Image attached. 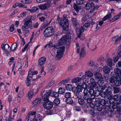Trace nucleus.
Instances as JSON below:
<instances>
[{"label": "nucleus", "instance_id": "39", "mask_svg": "<svg viewBox=\"0 0 121 121\" xmlns=\"http://www.w3.org/2000/svg\"><path fill=\"white\" fill-rule=\"evenodd\" d=\"M98 90H95L94 93V95L95 96H98L100 95V90H99L98 89V87H97Z\"/></svg>", "mask_w": 121, "mask_h": 121}, {"label": "nucleus", "instance_id": "60", "mask_svg": "<svg viewBox=\"0 0 121 121\" xmlns=\"http://www.w3.org/2000/svg\"><path fill=\"white\" fill-rule=\"evenodd\" d=\"M118 95H114L112 98L114 99V100L116 101L117 102V101H118Z\"/></svg>", "mask_w": 121, "mask_h": 121}, {"label": "nucleus", "instance_id": "28", "mask_svg": "<svg viewBox=\"0 0 121 121\" xmlns=\"http://www.w3.org/2000/svg\"><path fill=\"white\" fill-rule=\"evenodd\" d=\"M65 101L67 104H72L73 102V100L71 97L66 98Z\"/></svg>", "mask_w": 121, "mask_h": 121}, {"label": "nucleus", "instance_id": "45", "mask_svg": "<svg viewBox=\"0 0 121 121\" xmlns=\"http://www.w3.org/2000/svg\"><path fill=\"white\" fill-rule=\"evenodd\" d=\"M65 92V89L64 88H60L59 89L58 92L59 94H62Z\"/></svg>", "mask_w": 121, "mask_h": 121}, {"label": "nucleus", "instance_id": "53", "mask_svg": "<svg viewBox=\"0 0 121 121\" xmlns=\"http://www.w3.org/2000/svg\"><path fill=\"white\" fill-rule=\"evenodd\" d=\"M99 80L97 82V83L99 86H101L102 84L104 83V81L103 80Z\"/></svg>", "mask_w": 121, "mask_h": 121}, {"label": "nucleus", "instance_id": "58", "mask_svg": "<svg viewBox=\"0 0 121 121\" xmlns=\"http://www.w3.org/2000/svg\"><path fill=\"white\" fill-rule=\"evenodd\" d=\"M116 80L117 81L116 83H115V85L116 86H119L120 85H121V78L119 80Z\"/></svg>", "mask_w": 121, "mask_h": 121}, {"label": "nucleus", "instance_id": "49", "mask_svg": "<svg viewBox=\"0 0 121 121\" xmlns=\"http://www.w3.org/2000/svg\"><path fill=\"white\" fill-rule=\"evenodd\" d=\"M64 96L66 98H69L71 97V94L69 92H66L65 93Z\"/></svg>", "mask_w": 121, "mask_h": 121}, {"label": "nucleus", "instance_id": "8", "mask_svg": "<svg viewBox=\"0 0 121 121\" xmlns=\"http://www.w3.org/2000/svg\"><path fill=\"white\" fill-rule=\"evenodd\" d=\"M84 25L83 26H82L79 29L80 31V32H83L91 24V23L87 22H85L84 23H83Z\"/></svg>", "mask_w": 121, "mask_h": 121}, {"label": "nucleus", "instance_id": "18", "mask_svg": "<svg viewBox=\"0 0 121 121\" xmlns=\"http://www.w3.org/2000/svg\"><path fill=\"white\" fill-rule=\"evenodd\" d=\"M121 16V12L119 14L113 17L112 19L110 20V21L112 22H113L117 21L119 18Z\"/></svg>", "mask_w": 121, "mask_h": 121}, {"label": "nucleus", "instance_id": "1", "mask_svg": "<svg viewBox=\"0 0 121 121\" xmlns=\"http://www.w3.org/2000/svg\"><path fill=\"white\" fill-rule=\"evenodd\" d=\"M71 38L70 34L67 33L66 35H65L60 39L59 41V45H56L54 47L55 49H57L59 48L57 52V55L56 57L58 59L61 58L63 55V53L65 51V45L67 44L69 46L70 44L69 42Z\"/></svg>", "mask_w": 121, "mask_h": 121}, {"label": "nucleus", "instance_id": "5", "mask_svg": "<svg viewBox=\"0 0 121 121\" xmlns=\"http://www.w3.org/2000/svg\"><path fill=\"white\" fill-rule=\"evenodd\" d=\"M89 93L88 90L87 89H85L84 91V95L83 96V99L85 100H86L88 104H91L92 102V100L90 97Z\"/></svg>", "mask_w": 121, "mask_h": 121}, {"label": "nucleus", "instance_id": "41", "mask_svg": "<svg viewBox=\"0 0 121 121\" xmlns=\"http://www.w3.org/2000/svg\"><path fill=\"white\" fill-rule=\"evenodd\" d=\"M65 88L66 90L69 91L72 90L73 89L72 86L69 84L66 85L65 86Z\"/></svg>", "mask_w": 121, "mask_h": 121}, {"label": "nucleus", "instance_id": "22", "mask_svg": "<svg viewBox=\"0 0 121 121\" xmlns=\"http://www.w3.org/2000/svg\"><path fill=\"white\" fill-rule=\"evenodd\" d=\"M90 85H89L88 86L87 88L88 89H89V90H88L89 92L91 95H94L95 91L93 89L92 86L91 87V86H90Z\"/></svg>", "mask_w": 121, "mask_h": 121}, {"label": "nucleus", "instance_id": "6", "mask_svg": "<svg viewBox=\"0 0 121 121\" xmlns=\"http://www.w3.org/2000/svg\"><path fill=\"white\" fill-rule=\"evenodd\" d=\"M114 72H111L110 75L112 77L115 79L117 80H119L121 79V76L119 75L120 70L118 68H115Z\"/></svg>", "mask_w": 121, "mask_h": 121}, {"label": "nucleus", "instance_id": "27", "mask_svg": "<svg viewBox=\"0 0 121 121\" xmlns=\"http://www.w3.org/2000/svg\"><path fill=\"white\" fill-rule=\"evenodd\" d=\"M89 16L87 15H86L84 16L82 18V21L83 23H84L85 22H87V20L89 19Z\"/></svg>", "mask_w": 121, "mask_h": 121}, {"label": "nucleus", "instance_id": "26", "mask_svg": "<svg viewBox=\"0 0 121 121\" xmlns=\"http://www.w3.org/2000/svg\"><path fill=\"white\" fill-rule=\"evenodd\" d=\"M24 25L22 26V29L23 31H25L27 33H28L29 32V30L27 28V26L24 24Z\"/></svg>", "mask_w": 121, "mask_h": 121}, {"label": "nucleus", "instance_id": "9", "mask_svg": "<svg viewBox=\"0 0 121 121\" xmlns=\"http://www.w3.org/2000/svg\"><path fill=\"white\" fill-rule=\"evenodd\" d=\"M1 47L3 50L7 52H10V49L9 48V46L7 44H2L1 45Z\"/></svg>", "mask_w": 121, "mask_h": 121}, {"label": "nucleus", "instance_id": "46", "mask_svg": "<svg viewBox=\"0 0 121 121\" xmlns=\"http://www.w3.org/2000/svg\"><path fill=\"white\" fill-rule=\"evenodd\" d=\"M31 0H22L21 2L24 4H27L30 3Z\"/></svg>", "mask_w": 121, "mask_h": 121}, {"label": "nucleus", "instance_id": "2", "mask_svg": "<svg viewBox=\"0 0 121 121\" xmlns=\"http://www.w3.org/2000/svg\"><path fill=\"white\" fill-rule=\"evenodd\" d=\"M57 20L58 24L63 28L62 32L64 34L66 33L68 31L69 26V20L66 16H63L62 18H60L58 17Z\"/></svg>", "mask_w": 121, "mask_h": 121}, {"label": "nucleus", "instance_id": "63", "mask_svg": "<svg viewBox=\"0 0 121 121\" xmlns=\"http://www.w3.org/2000/svg\"><path fill=\"white\" fill-rule=\"evenodd\" d=\"M106 102V101H105V100L104 99H102L100 100L99 103L102 105L103 106L105 105V104Z\"/></svg>", "mask_w": 121, "mask_h": 121}, {"label": "nucleus", "instance_id": "23", "mask_svg": "<svg viewBox=\"0 0 121 121\" xmlns=\"http://www.w3.org/2000/svg\"><path fill=\"white\" fill-rule=\"evenodd\" d=\"M41 101V99L40 98L35 99L33 102L34 106H35L36 105L40 104Z\"/></svg>", "mask_w": 121, "mask_h": 121}, {"label": "nucleus", "instance_id": "25", "mask_svg": "<svg viewBox=\"0 0 121 121\" xmlns=\"http://www.w3.org/2000/svg\"><path fill=\"white\" fill-rule=\"evenodd\" d=\"M74 9L77 12H78L81 9V7L79 6H78L77 4H75L73 5Z\"/></svg>", "mask_w": 121, "mask_h": 121}, {"label": "nucleus", "instance_id": "35", "mask_svg": "<svg viewBox=\"0 0 121 121\" xmlns=\"http://www.w3.org/2000/svg\"><path fill=\"white\" fill-rule=\"evenodd\" d=\"M112 91V89L110 87H109L106 89V93L107 94H111Z\"/></svg>", "mask_w": 121, "mask_h": 121}, {"label": "nucleus", "instance_id": "4", "mask_svg": "<svg viewBox=\"0 0 121 121\" xmlns=\"http://www.w3.org/2000/svg\"><path fill=\"white\" fill-rule=\"evenodd\" d=\"M54 32V30L52 27L49 26L46 29L43 34L44 36L49 37L53 35Z\"/></svg>", "mask_w": 121, "mask_h": 121}, {"label": "nucleus", "instance_id": "31", "mask_svg": "<svg viewBox=\"0 0 121 121\" xmlns=\"http://www.w3.org/2000/svg\"><path fill=\"white\" fill-rule=\"evenodd\" d=\"M83 88V87L80 85H77L76 88V90L77 91V92H79L82 91Z\"/></svg>", "mask_w": 121, "mask_h": 121}, {"label": "nucleus", "instance_id": "32", "mask_svg": "<svg viewBox=\"0 0 121 121\" xmlns=\"http://www.w3.org/2000/svg\"><path fill=\"white\" fill-rule=\"evenodd\" d=\"M111 13H110L107 15L102 20L104 21L106 20L108 18H111L112 17Z\"/></svg>", "mask_w": 121, "mask_h": 121}, {"label": "nucleus", "instance_id": "44", "mask_svg": "<svg viewBox=\"0 0 121 121\" xmlns=\"http://www.w3.org/2000/svg\"><path fill=\"white\" fill-rule=\"evenodd\" d=\"M116 79L115 78H114L112 77L109 78L108 79V81H109V82L112 83L115 82L116 81Z\"/></svg>", "mask_w": 121, "mask_h": 121}, {"label": "nucleus", "instance_id": "29", "mask_svg": "<svg viewBox=\"0 0 121 121\" xmlns=\"http://www.w3.org/2000/svg\"><path fill=\"white\" fill-rule=\"evenodd\" d=\"M48 67L51 72H53L55 69V67L53 65L51 64H49L48 66Z\"/></svg>", "mask_w": 121, "mask_h": 121}, {"label": "nucleus", "instance_id": "38", "mask_svg": "<svg viewBox=\"0 0 121 121\" xmlns=\"http://www.w3.org/2000/svg\"><path fill=\"white\" fill-rule=\"evenodd\" d=\"M86 76L88 77H91L93 76V74L92 73L89 71H86L85 73Z\"/></svg>", "mask_w": 121, "mask_h": 121}, {"label": "nucleus", "instance_id": "13", "mask_svg": "<svg viewBox=\"0 0 121 121\" xmlns=\"http://www.w3.org/2000/svg\"><path fill=\"white\" fill-rule=\"evenodd\" d=\"M46 59L44 57H41L38 60V64L40 65H43L45 63Z\"/></svg>", "mask_w": 121, "mask_h": 121}, {"label": "nucleus", "instance_id": "12", "mask_svg": "<svg viewBox=\"0 0 121 121\" xmlns=\"http://www.w3.org/2000/svg\"><path fill=\"white\" fill-rule=\"evenodd\" d=\"M50 6V3H48L40 5L39 7L41 10H43L49 8Z\"/></svg>", "mask_w": 121, "mask_h": 121}, {"label": "nucleus", "instance_id": "16", "mask_svg": "<svg viewBox=\"0 0 121 121\" xmlns=\"http://www.w3.org/2000/svg\"><path fill=\"white\" fill-rule=\"evenodd\" d=\"M110 69L107 66H104L103 67V71L105 73L104 74V77H106V76L105 77V75L107 74H108L110 72Z\"/></svg>", "mask_w": 121, "mask_h": 121}, {"label": "nucleus", "instance_id": "15", "mask_svg": "<svg viewBox=\"0 0 121 121\" xmlns=\"http://www.w3.org/2000/svg\"><path fill=\"white\" fill-rule=\"evenodd\" d=\"M94 5V4L92 2L91 3H87L85 7V9L87 10H89L91 7Z\"/></svg>", "mask_w": 121, "mask_h": 121}, {"label": "nucleus", "instance_id": "50", "mask_svg": "<svg viewBox=\"0 0 121 121\" xmlns=\"http://www.w3.org/2000/svg\"><path fill=\"white\" fill-rule=\"evenodd\" d=\"M77 4H82L85 3L83 0H76Z\"/></svg>", "mask_w": 121, "mask_h": 121}, {"label": "nucleus", "instance_id": "7", "mask_svg": "<svg viewBox=\"0 0 121 121\" xmlns=\"http://www.w3.org/2000/svg\"><path fill=\"white\" fill-rule=\"evenodd\" d=\"M36 18V16L35 15L30 16L29 19L24 24L27 26V27L31 29L33 28L32 25V21L34 20Z\"/></svg>", "mask_w": 121, "mask_h": 121}, {"label": "nucleus", "instance_id": "11", "mask_svg": "<svg viewBox=\"0 0 121 121\" xmlns=\"http://www.w3.org/2000/svg\"><path fill=\"white\" fill-rule=\"evenodd\" d=\"M81 78L79 77H77L73 79L72 81V82L75 83L76 85H80L81 84Z\"/></svg>", "mask_w": 121, "mask_h": 121}, {"label": "nucleus", "instance_id": "59", "mask_svg": "<svg viewBox=\"0 0 121 121\" xmlns=\"http://www.w3.org/2000/svg\"><path fill=\"white\" fill-rule=\"evenodd\" d=\"M30 79H27V80L26 81V84L27 86H30L31 85V84L30 82Z\"/></svg>", "mask_w": 121, "mask_h": 121}, {"label": "nucleus", "instance_id": "20", "mask_svg": "<svg viewBox=\"0 0 121 121\" xmlns=\"http://www.w3.org/2000/svg\"><path fill=\"white\" fill-rule=\"evenodd\" d=\"M17 46V44L16 43L13 44L10 48V51H14L16 49Z\"/></svg>", "mask_w": 121, "mask_h": 121}, {"label": "nucleus", "instance_id": "3", "mask_svg": "<svg viewBox=\"0 0 121 121\" xmlns=\"http://www.w3.org/2000/svg\"><path fill=\"white\" fill-rule=\"evenodd\" d=\"M51 92V91L50 90L47 91L45 93L43 98V100L44 101L43 103V107L47 109H49L53 107V104L52 101L49 100L48 98Z\"/></svg>", "mask_w": 121, "mask_h": 121}, {"label": "nucleus", "instance_id": "56", "mask_svg": "<svg viewBox=\"0 0 121 121\" xmlns=\"http://www.w3.org/2000/svg\"><path fill=\"white\" fill-rule=\"evenodd\" d=\"M81 86L83 87V89H87V88H88V87L87 85L86 84L85 82H83Z\"/></svg>", "mask_w": 121, "mask_h": 121}, {"label": "nucleus", "instance_id": "64", "mask_svg": "<svg viewBox=\"0 0 121 121\" xmlns=\"http://www.w3.org/2000/svg\"><path fill=\"white\" fill-rule=\"evenodd\" d=\"M74 109L76 111H79L81 110V108L80 107L78 106H76L74 108Z\"/></svg>", "mask_w": 121, "mask_h": 121}, {"label": "nucleus", "instance_id": "34", "mask_svg": "<svg viewBox=\"0 0 121 121\" xmlns=\"http://www.w3.org/2000/svg\"><path fill=\"white\" fill-rule=\"evenodd\" d=\"M100 104H99L98 106L95 105L94 107V109L95 110L98 111H100L102 109V108L101 107L99 106Z\"/></svg>", "mask_w": 121, "mask_h": 121}, {"label": "nucleus", "instance_id": "19", "mask_svg": "<svg viewBox=\"0 0 121 121\" xmlns=\"http://www.w3.org/2000/svg\"><path fill=\"white\" fill-rule=\"evenodd\" d=\"M95 76L96 78L99 80L103 79L102 75L98 72H96L95 74Z\"/></svg>", "mask_w": 121, "mask_h": 121}, {"label": "nucleus", "instance_id": "37", "mask_svg": "<svg viewBox=\"0 0 121 121\" xmlns=\"http://www.w3.org/2000/svg\"><path fill=\"white\" fill-rule=\"evenodd\" d=\"M78 102L79 104L81 105H83L85 103L84 99L82 98L78 99Z\"/></svg>", "mask_w": 121, "mask_h": 121}, {"label": "nucleus", "instance_id": "17", "mask_svg": "<svg viewBox=\"0 0 121 121\" xmlns=\"http://www.w3.org/2000/svg\"><path fill=\"white\" fill-rule=\"evenodd\" d=\"M36 114V111H30L29 112L26 116V119H28L30 118H31L32 116H33L34 115H35Z\"/></svg>", "mask_w": 121, "mask_h": 121}, {"label": "nucleus", "instance_id": "42", "mask_svg": "<svg viewBox=\"0 0 121 121\" xmlns=\"http://www.w3.org/2000/svg\"><path fill=\"white\" fill-rule=\"evenodd\" d=\"M60 102L59 99H55L53 101V104L55 106L57 105H58Z\"/></svg>", "mask_w": 121, "mask_h": 121}, {"label": "nucleus", "instance_id": "51", "mask_svg": "<svg viewBox=\"0 0 121 121\" xmlns=\"http://www.w3.org/2000/svg\"><path fill=\"white\" fill-rule=\"evenodd\" d=\"M114 93H118L120 91V89L117 87H114Z\"/></svg>", "mask_w": 121, "mask_h": 121}, {"label": "nucleus", "instance_id": "52", "mask_svg": "<svg viewBox=\"0 0 121 121\" xmlns=\"http://www.w3.org/2000/svg\"><path fill=\"white\" fill-rule=\"evenodd\" d=\"M111 104H109L108 103H107L106 102L105 104L103 107V108L104 109H106L107 108H108L110 107L111 106Z\"/></svg>", "mask_w": 121, "mask_h": 121}, {"label": "nucleus", "instance_id": "54", "mask_svg": "<svg viewBox=\"0 0 121 121\" xmlns=\"http://www.w3.org/2000/svg\"><path fill=\"white\" fill-rule=\"evenodd\" d=\"M46 1L48 3H50L51 0H36V1L38 3H42Z\"/></svg>", "mask_w": 121, "mask_h": 121}, {"label": "nucleus", "instance_id": "10", "mask_svg": "<svg viewBox=\"0 0 121 121\" xmlns=\"http://www.w3.org/2000/svg\"><path fill=\"white\" fill-rule=\"evenodd\" d=\"M71 21L73 27L74 28H78L79 26V24L76 18L72 17L71 18Z\"/></svg>", "mask_w": 121, "mask_h": 121}, {"label": "nucleus", "instance_id": "61", "mask_svg": "<svg viewBox=\"0 0 121 121\" xmlns=\"http://www.w3.org/2000/svg\"><path fill=\"white\" fill-rule=\"evenodd\" d=\"M32 12L33 13L37 11L39 9V8L36 7H33L32 8Z\"/></svg>", "mask_w": 121, "mask_h": 121}, {"label": "nucleus", "instance_id": "33", "mask_svg": "<svg viewBox=\"0 0 121 121\" xmlns=\"http://www.w3.org/2000/svg\"><path fill=\"white\" fill-rule=\"evenodd\" d=\"M52 96V97L55 98H57L59 96V94L58 93L56 92H53L51 93Z\"/></svg>", "mask_w": 121, "mask_h": 121}, {"label": "nucleus", "instance_id": "57", "mask_svg": "<svg viewBox=\"0 0 121 121\" xmlns=\"http://www.w3.org/2000/svg\"><path fill=\"white\" fill-rule=\"evenodd\" d=\"M48 115H52L54 114V112L52 110H48L46 112Z\"/></svg>", "mask_w": 121, "mask_h": 121}, {"label": "nucleus", "instance_id": "21", "mask_svg": "<svg viewBox=\"0 0 121 121\" xmlns=\"http://www.w3.org/2000/svg\"><path fill=\"white\" fill-rule=\"evenodd\" d=\"M35 119L38 121H40L42 120V117L41 115L37 114L34 116Z\"/></svg>", "mask_w": 121, "mask_h": 121}, {"label": "nucleus", "instance_id": "48", "mask_svg": "<svg viewBox=\"0 0 121 121\" xmlns=\"http://www.w3.org/2000/svg\"><path fill=\"white\" fill-rule=\"evenodd\" d=\"M34 92L33 91H29L28 93V98L29 99L31 98L33 96Z\"/></svg>", "mask_w": 121, "mask_h": 121}, {"label": "nucleus", "instance_id": "40", "mask_svg": "<svg viewBox=\"0 0 121 121\" xmlns=\"http://www.w3.org/2000/svg\"><path fill=\"white\" fill-rule=\"evenodd\" d=\"M24 90L22 89L19 92L18 96V97L21 98L23 96L24 94Z\"/></svg>", "mask_w": 121, "mask_h": 121}, {"label": "nucleus", "instance_id": "30", "mask_svg": "<svg viewBox=\"0 0 121 121\" xmlns=\"http://www.w3.org/2000/svg\"><path fill=\"white\" fill-rule=\"evenodd\" d=\"M112 61V60L111 58H109L108 59L107 62L108 65L110 67L113 65Z\"/></svg>", "mask_w": 121, "mask_h": 121}, {"label": "nucleus", "instance_id": "55", "mask_svg": "<svg viewBox=\"0 0 121 121\" xmlns=\"http://www.w3.org/2000/svg\"><path fill=\"white\" fill-rule=\"evenodd\" d=\"M55 81L54 80L52 81L49 83L47 86V87L49 88L52 86L54 84Z\"/></svg>", "mask_w": 121, "mask_h": 121}, {"label": "nucleus", "instance_id": "24", "mask_svg": "<svg viewBox=\"0 0 121 121\" xmlns=\"http://www.w3.org/2000/svg\"><path fill=\"white\" fill-rule=\"evenodd\" d=\"M98 8V7H96V8L95 6V5H94L93 6H92L91 8V9L90 13H95L96 12L97 9Z\"/></svg>", "mask_w": 121, "mask_h": 121}, {"label": "nucleus", "instance_id": "14", "mask_svg": "<svg viewBox=\"0 0 121 121\" xmlns=\"http://www.w3.org/2000/svg\"><path fill=\"white\" fill-rule=\"evenodd\" d=\"M59 45V42L58 43V44H57L56 45H53V44L51 43H48L44 47V48H46L47 47L48 48H50L52 47H54V50H56L57 49H54V47H55L56 45L58 46ZM59 48H58L57 49V51L58 50V49H59Z\"/></svg>", "mask_w": 121, "mask_h": 121}, {"label": "nucleus", "instance_id": "62", "mask_svg": "<svg viewBox=\"0 0 121 121\" xmlns=\"http://www.w3.org/2000/svg\"><path fill=\"white\" fill-rule=\"evenodd\" d=\"M45 72L44 70L43 67H42L40 71V74L44 76L45 75Z\"/></svg>", "mask_w": 121, "mask_h": 121}, {"label": "nucleus", "instance_id": "43", "mask_svg": "<svg viewBox=\"0 0 121 121\" xmlns=\"http://www.w3.org/2000/svg\"><path fill=\"white\" fill-rule=\"evenodd\" d=\"M79 33L78 34V37L81 40H83L85 38V37L84 35H83L82 33V32L81 33L79 30Z\"/></svg>", "mask_w": 121, "mask_h": 121}, {"label": "nucleus", "instance_id": "36", "mask_svg": "<svg viewBox=\"0 0 121 121\" xmlns=\"http://www.w3.org/2000/svg\"><path fill=\"white\" fill-rule=\"evenodd\" d=\"M82 94L79 92H77L74 96L75 98L79 99L82 98Z\"/></svg>", "mask_w": 121, "mask_h": 121}, {"label": "nucleus", "instance_id": "47", "mask_svg": "<svg viewBox=\"0 0 121 121\" xmlns=\"http://www.w3.org/2000/svg\"><path fill=\"white\" fill-rule=\"evenodd\" d=\"M85 54V53L84 51V48H82L81 49V51L80 53V55L81 57L84 56Z\"/></svg>", "mask_w": 121, "mask_h": 121}]
</instances>
